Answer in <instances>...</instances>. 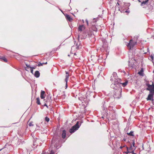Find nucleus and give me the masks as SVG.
<instances>
[{
	"mask_svg": "<svg viewBox=\"0 0 154 154\" xmlns=\"http://www.w3.org/2000/svg\"><path fill=\"white\" fill-rule=\"evenodd\" d=\"M127 134L129 136H134V132L132 131H131L130 133H127Z\"/></svg>",
	"mask_w": 154,
	"mask_h": 154,
	"instance_id": "a878e982",
	"label": "nucleus"
},
{
	"mask_svg": "<svg viewBox=\"0 0 154 154\" xmlns=\"http://www.w3.org/2000/svg\"><path fill=\"white\" fill-rule=\"evenodd\" d=\"M126 154H128V153H125Z\"/></svg>",
	"mask_w": 154,
	"mask_h": 154,
	"instance_id": "5fc2aeb1",
	"label": "nucleus"
},
{
	"mask_svg": "<svg viewBox=\"0 0 154 154\" xmlns=\"http://www.w3.org/2000/svg\"><path fill=\"white\" fill-rule=\"evenodd\" d=\"M29 126H33V125L32 124V122H30L29 124Z\"/></svg>",
	"mask_w": 154,
	"mask_h": 154,
	"instance_id": "c85d7f7f",
	"label": "nucleus"
},
{
	"mask_svg": "<svg viewBox=\"0 0 154 154\" xmlns=\"http://www.w3.org/2000/svg\"><path fill=\"white\" fill-rule=\"evenodd\" d=\"M36 66H32V67H30V68H32V69H35L36 68Z\"/></svg>",
	"mask_w": 154,
	"mask_h": 154,
	"instance_id": "72a5a7b5",
	"label": "nucleus"
},
{
	"mask_svg": "<svg viewBox=\"0 0 154 154\" xmlns=\"http://www.w3.org/2000/svg\"><path fill=\"white\" fill-rule=\"evenodd\" d=\"M76 55V54L75 53L74 54V55Z\"/></svg>",
	"mask_w": 154,
	"mask_h": 154,
	"instance_id": "3c124183",
	"label": "nucleus"
},
{
	"mask_svg": "<svg viewBox=\"0 0 154 154\" xmlns=\"http://www.w3.org/2000/svg\"><path fill=\"white\" fill-rule=\"evenodd\" d=\"M65 73H66V75H69V71H65Z\"/></svg>",
	"mask_w": 154,
	"mask_h": 154,
	"instance_id": "c9c22d12",
	"label": "nucleus"
},
{
	"mask_svg": "<svg viewBox=\"0 0 154 154\" xmlns=\"http://www.w3.org/2000/svg\"><path fill=\"white\" fill-rule=\"evenodd\" d=\"M45 94V92L44 91H41V95H40V97L42 99H44L45 97L44 96V94Z\"/></svg>",
	"mask_w": 154,
	"mask_h": 154,
	"instance_id": "9b49d317",
	"label": "nucleus"
},
{
	"mask_svg": "<svg viewBox=\"0 0 154 154\" xmlns=\"http://www.w3.org/2000/svg\"><path fill=\"white\" fill-rule=\"evenodd\" d=\"M97 22L96 19L95 18H94L93 22Z\"/></svg>",
	"mask_w": 154,
	"mask_h": 154,
	"instance_id": "58836bf2",
	"label": "nucleus"
},
{
	"mask_svg": "<svg viewBox=\"0 0 154 154\" xmlns=\"http://www.w3.org/2000/svg\"><path fill=\"white\" fill-rule=\"evenodd\" d=\"M136 42L135 43L134 42H133V40L132 39H131L130 40L129 42L128 43V44L127 45L128 47L130 48V49H131V48H133L134 46L135 45L136 43Z\"/></svg>",
	"mask_w": 154,
	"mask_h": 154,
	"instance_id": "0eeeda50",
	"label": "nucleus"
},
{
	"mask_svg": "<svg viewBox=\"0 0 154 154\" xmlns=\"http://www.w3.org/2000/svg\"><path fill=\"white\" fill-rule=\"evenodd\" d=\"M127 151L125 152V153H131L133 152L136 148V147H133L132 145L129 148L126 146Z\"/></svg>",
	"mask_w": 154,
	"mask_h": 154,
	"instance_id": "423d86ee",
	"label": "nucleus"
},
{
	"mask_svg": "<svg viewBox=\"0 0 154 154\" xmlns=\"http://www.w3.org/2000/svg\"><path fill=\"white\" fill-rule=\"evenodd\" d=\"M47 62H46V63H44V64H47Z\"/></svg>",
	"mask_w": 154,
	"mask_h": 154,
	"instance_id": "49530a36",
	"label": "nucleus"
},
{
	"mask_svg": "<svg viewBox=\"0 0 154 154\" xmlns=\"http://www.w3.org/2000/svg\"><path fill=\"white\" fill-rule=\"evenodd\" d=\"M44 106H46L47 108H48V106L46 103H45L44 105Z\"/></svg>",
	"mask_w": 154,
	"mask_h": 154,
	"instance_id": "ea45409f",
	"label": "nucleus"
},
{
	"mask_svg": "<svg viewBox=\"0 0 154 154\" xmlns=\"http://www.w3.org/2000/svg\"><path fill=\"white\" fill-rule=\"evenodd\" d=\"M110 80L111 81H114V83L112 84H115V85H119L120 82L122 81L121 79L118 78L117 73L116 72H113L112 76L110 77Z\"/></svg>",
	"mask_w": 154,
	"mask_h": 154,
	"instance_id": "f03ea898",
	"label": "nucleus"
},
{
	"mask_svg": "<svg viewBox=\"0 0 154 154\" xmlns=\"http://www.w3.org/2000/svg\"><path fill=\"white\" fill-rule=\"evenodd\" d=\"M85 29V27L83 25H80L78 28V30L80 31H82L83 29Z\"/></svg>",
	"mask_w": 154,
	"mask_h": 154,
	"instance_id": "9d476101",
	"label": "nucleus"
},
{
	"mask_svg": "<svg viewBox=\"0 0 154 154\" xmlns=\"http://www.w3.org/2000/svg\"><path fill=\"white\" fill-rule=\"evenodd\" d=\"M58 143H56L54 145V147L56 148L57 149H58V148H57L60 145V141L59 140L57 141Z\"/></svg>",
	"mask_w": 154,
	"mask_h": 154,
	"instance_id": "f8f14e48",
	"label": "nucleus"
},
{
	"mask_svg": "<svg viewBox=\"0 0 154 154\" xmlns=\"http://www.w3.org/2000/svg\"><path fill=\"white\" fill-rule=\"evenodd\" d=\"M69 75H66L65 76V81L66 82H67L69 78Z\"/></svg>",
	"mask_w": 154,
	"mask_h": 154,
	"instance_id": "aec40b11",
	"label": "nucleus"
},
{
	"mask_svg": "<svg viewBox=\"0 0 154 154\" xmlns=\"http://www.w3.org/2000/svg\"><path fill=\"white\" fill-rule=\"evenodd\" d=\"M135 142L134 140H133V142L132 143V146L134 147H136L135 146Z\"/></svg>",
	"mask_w": 154,
	"mask_h": 154,
	"instance_id": "c756f323",
	"label": "nucleus"
},
{
	"mask_svg": "<svg viewBox=\"0 0 154 154\" xmlns=\"http://www.w3.org/2000/svg\"><path fill=\"white\" fill-rule=\"evenodd\" d=\"M59 9L63 13V11H62V10H61L60 9Z\"/></svg>",
	"mask_w": 154,
	"mask_h": 154,
	"instance_id": "09e8293b",
	"label": "nucleus"
},
{
	"mask_svg": "<svg viewBox=\"0 0 154 154\" xmlns=\"http://www.w3.org/2000/svg\"><path fill=\"white\" fill-rule=\"evenodd\" d=\"M62 137L64 139L66 137V131L65 130H63L61 134Z\"/></svg>",
	"mask_w": 154,
	"mask_h": 154,
	"instance_id": "ddd939ff",
	"label": "nucleus"
},
{
	"mask_svg": "<svg viewBox=\"0 0 154 154\" xmlns=\"http://www.w3.org/2000/svg\"><path fill=\"white\" fill-rule=\"evenodd\" d=\"M26 67H25V69L26 70L28 71L27 69H29V68H30V66L29 65H28L27 64H26Z\"/></svg>",
	"mask_w": 154,
	"mask_h": 154,
	"instance_id": "b1692460",
	"label": "nucleus"
},
{
	"mask_svg": "<svg viewBox=\"0 0 154 154\" xmlns=\"http://www.w3.org/2000/svg\"><path fill=\"white\" fill-rule=\"evenodd\" d=\"M149 0H146L145 1H143L141 3V5L142 6L143 5H146L147 4Z\"/></svg>",
	"mask_w": 154,
	"mask_h": 154,
	"instance_id": "5701e85b",
	"label": "nucleus"
},
{
	"mask_svg": "<svg viewBox=\"0 0 154 154\" xmlns=\"http://www.w3.org/2000/svg\"><path fill=\"white\" fill-rule=\"evenodd\" d=\"M45 120L47 122H48L50 120V119L48 117L46 116L45 118Z\"/></svg>",
	"mask_w": 154,
	"mask_h": 154,
	"instance_id": "bb28decb",
	"label": "nucleus"
},
{
	"mask_svg": "<svg viewBox=\"0 0 154 154\" xmlns=\"http://www.w3.org/2000/svg\"><path fill=\"white\" fill-rule=\"evenodd\" d=\"M106 102L104 101L103 103V106H102V109L103 110H104L106 112L107 108L105 105Z\"/></svg>",
	"mask_w": 154,
	"mask_h": 154,
	"instance_id": "2eb2a0df",
	"label": "nucleus"
},
{
	"mask_svg": "<svg viewBox=\"0 0 154 154\" xmlns=\"http://www.w3.org/2000/svg\"><path fill=\"white\" fill-rule=\"evenodd\" d=\"M80 43L79 42H78L76 44V48L78 49H79L81 48L80 46Z\"/></svg>",
	"mask_w": 154,
	"mask_h": 154,
	"instance_id": "412c9836",
	"label": "nucleus"
},
{
	"mask_svg": "<svg viewBox=\"0 0 154 154\" xmlns=\"http://www.w3.org/2000/svg\"><path fill=\"white\" fill-rule=\"evenodd\" d=\"M125 146H126V147L127 146H126V145H124V146H122V147H125Z\"/></svg>",
	"mask_w": 154,
	"mask_h": 154,
	"instance_id": "c03bdc74",
	"label": "nucleus"
},
{
	"mask_svg": "<svg viewBox=\"0 0 154 154\" xmlns=\"http://www.w3.org/2000/svg\"><path fill=\"white\" fill-rule=\"evenodd\" d=\"M138 74L141 76H144V73H143V68H142L140 70L139 72L138 73Z\"/></svg>",
	"mask_w": 154,
	"mask_h": 154,
	"instance_id": "1a4fd4ad",
	"label": "nucleus"
},
{
	"mask_svg": "<svg viewBox=\"0 0 154 154\" xmlns=\"http://www.w3.org/2000/svg\"><path fill=\"white\" fill-rule=\"evenodd\" d=\"M154 95V92L152 91H149V93L148 95V97L147 98V100H151L152 102L154 100L153 98V96Z\"/></svg>",
	"mask_w": 154,
	"mask_h": 154,
	"instance_id": "39448f33",
	"label": "nucleus"
},
{
	"mask_svg": "<svg viewBox=\"0 0 154 154\" xmlns=\"http://www.w3.org/2000/svg\"><path fill=\"white\" fill-rule=\"evenodd\" d=\"M65 16L66 17V19L69 21L70 22L72 20V19L71 17L69 16V15L67 14H66L65 15Z\"/></svg>",
	"mask_w": 154,
	"mask_h": 154,
	"instance_id": "6e6552de",
	"label": "nucleus"
},
{
	"mask_svg": "<svg viewBox=\"0 0 154 154\" xmlns=\"http://www.w3.org/2000/svg\"><path fill=\"white\" fill-rule=\"evenodd\" d=\"M67 87V82H66V88Z\"/></svg>",
	"mask_w": 154,
	"mask_h": 154,
	"instance_id": "a19ab883",
	"label": "nucleus"
},
{
	"mask_svg": "<svg viewBox=\"0 0 154 154\" xmlns=\"http://www.w3.org/2000/svg\"><path fill=\"white\" fill-rule=\"evenodd\" d=\"M41 154H49V153H48V152H46L45 151H43Z\"/></svg>",
	"mask_w": 154,
	"mask_h": 154,
	"instance_id": "2f4dec72",
	"label": "nucleus"
},
{
	"mask_svg": "<svg viewBox=\"0 0 154 154\" xmlns=\"http://www.w3.org/2000/svg\"><path fill=\"white\" fill-rule=\"evenodd\" d=\"M132 154H137L136 153H135L134 152H133L131 153Z\"/></svg>",
	"mask_w": 154,
	"mask_h": 154,
	"instance_id": "37998d69",
	"label": "nucleus"
},
{
	"mask_svg": "<svg viewBox=\"0 0 154 154\" xmlns=\"http://www.w3.org/2000/svg\"><path fill=\"white\" fill-rule=\"evenodd\" d=\"M146 85L148 87L146 88V90L154 92V83L153 82H152V85L147 83L146 84Z\"/></svg>",
	"mask_w": 154,
	"mask_h": 154,
	"instance_id": "20e7f679",
	"label": "nucleus"
},
{
	"mask_svg": "<svg viewBox=\"0 0 154 154\" xmlns=\"http://www.w3.org/2000/svg\"><path fill=\"white\" fill-rule=\"evenodd\" d=\"M153 73H154V70H153Z\"/></svg>",
	"mask_w": 154,
	"mask_h": 154,
	"instance_id": "603ef678",
	"label": "nucleus"
},
{
	"mask_svg": "<svg viewBox=\"0 0 154 154\" xmlns=\"http://www.w3.org/2000/svg\"><path fill=\"white\" fill-rule=\"evenodd\" d=\"M40 73L38 71H36L35 72L34 75L36 78H38L40 76Z\"/></svg>",
	"mask_w": 154,
	"mask_h": 154,
	"instance_id": "4468645a",
	"label": "nucleus"
},
{
	"mask_svg": "<svg viewBox=\"0 0 154 154\" xmlns=\"http://www.w3.org/2000/svg\"><path fill=\"white\" fill-rule=\"evenodd\" d=\"M93 29V30H94V31H95V32H97V29L95 27H94V28Z\"/></svg>",
	"mask_w": 154,
	"mask_h": 154,
	"instance_id": "473e14b6",
	"label": "nucleus"
},
{
	"mask_svg": "<svg viewBox=\"0 0 154 154\" xmlns=\"http://www.w3.org/2000/svg\"><path fill=\"white\" fill-rule=\"evenodd\" d=\"M78 41H79V35L78 36Z\"/></svg>",
	"mask_w": 154,
	"mask_h": 154,
	"instance_id": "79ce46f5",
	"label": "nucleus"
},
{
	"mask_svg": "<svg viewBox=\"0 0 154 154\" xmlns=\"http://www.w3.org/2000/svg\"><path fill=\"white\" fill-rule=\"evenodd\" d=\"M0 59L3 60L5 62H7V59L4 57H1L0 56Z\"/></svg>",
	"mask_w": 154,
	"mask_h": 154,
	"instance_id": "6ab92c4d",
	"label": "nucleus"
},
{
	"mask_svg": "<svg viewBox=\"0 0 154 154\" xmlns=\"http://www.w3.org/2000/svg\"><path fill=\"white\" fill-rule=\"evenodd\" d=\"M30 71H31V73L32 74H33V69H32V68H30Z\"/></svg>",
	"mask_w": 154,
	"mask_h": 154,
	"instance_id": "f704fd0d",
	"label": "nucleus"
},
{
	"mask_svg": "<svg viewBox=\"0 0 154 154\" xmlns=\"http://www.w3.org/2000/svg\"><path fill=\"white\" fill-rule=\"evenodd\" d=\"M128 83V81H126L124 83H121V82L119 84V85L121 86V85H122L123 87H125Z\"/></svg>",
	"mask_w": 154,
	"mask_h": 154,
	"instance_id": "dca6fc26",
	"label": "nucleus"
},
{
	"mask_svg": "<svg viewBox=\"0 0 154 154\" xmlns=\"http://www.w3.org/2000/svg\"><path fill=\"white\" fill-rule=\"evenodd\" d=\"M85 21H86V23H87V25L88 26V20H87L86 19Z\"/></svg>",
	"mask_w": 154,
	"mask_h": 154,
	"instance_id": "4c0bfd02",
	"label": "nucleus"
},
{
	"mask_svg": "<svg viewBox=\"0 0 154 154\" xmlns=\"http://www.w3.org/2000/svg\"><path fill=\"white\" fill-rule=\"evenodd\" d=\"M36 103L38 105H40L41 103L40 101V99L39 97H38L36 98Z\"/></svg>",
	"mask_w": 154,
	"mask_h": 154,
	"instance_id": "393cba45",
	"label": "nucleus"
},
{
	"mask_svg": "<svg viewBox=\"0 0 154 154\" xmlns=\"http://www.w3.org/2000/svg\"><path fill=\"white\" fill-rule=\"evenodd\" d=\"M57 140L56 138H55V137H54L51 140V144L53 145L57 141Z\"/></svg>",
	"mask_w": 154,
	"mask_h": 154,
	"instance_id": "f3484780",
	"label": "nucleus"
},
{
	"mask_svg": "<svg viewBox=\"0 0 154 154\" xmlns=\"http://www.w3.org/2000/svg\"><path fill=\"white\" fill-rule=\"evenodd\" d=\"M154 55L153 54H151L150 56V57L149 58V59L152 62H153L154 60Z\"/></svg>",
	"mask_w": 154,
	"mask_h": 154,
	"instance_id": "a211bd4d",
	"label": "nucleus"
},
{
	"mask_svg": "<svg viewBox=\"0 0 154 154\" xmlns=\"http://www.w3.org/2000/svg\"><path fill=\"white\" fill-rule=\"evenodd\" d=\"M125 12H127V10H126V11H125Z\"/></svg>",
	"mask_w": 154,
	"mask_h": 154,
	"instance_id": "8fccbe9b",
	"label": "nucleus"
},
{
	"mask_svg": "<svg viewBox=\"0 0 154 154\" xmlns=\"http://www.w3.org/2000/svg\"><path fill=\"white\" fill-rule=\"evenodd\" d=\"M82 123V122L81 121H77L76 124L70 129V133H72L78 130L81 126Z\"/></svg>",
	"mask_w": 154,
	"mask_h": 154,
	"instance_id": "7ed1b4c3",
	"label": "nucleus"
},
{
	"mask_svg": "<svg viewBox=\"0 0 154 154\" xmlns=\"http://www.w3.org/2000/svg\"><path fill=\"white\" fill-rule=\"evenodd\" d=\"M128 62H129V63H130V61H128Z\"/></svg>",
	"mask_w": 154,
	"mask_h": 154,
	"instance_id": "864d4df0",
	"label": "nucleus"
},
{
	"mask_svg": "<svg viewBox=\"0 0 154 154\" xmlns=\"http://www.w3.org/2000/svg\"><path fill=\"white\" fill-rule=\"evenodd\" d=\"M122 148H123V147H122V146H121L120 147V148L121 149H122Z\"/></svg>",
	"mask_w": 154,
	"mask_h": 154,
	"instance_id": "a18cd8bd",
	"label": "nucleus"
},
{
	"mask_svg": "<svg viewBox=\"0 0 154 154\" xmlns=\"http://www.w3.org/2000/svg\"><path fill=\"white\" fill-rule=\"evenodd\" d=\"M3 149V148H2V149H0V151H1Z\"/></svg>",
	"mask_w": 154,
	"mask_h": 154,
	"instance_id": "de8ad7c7",
	"label": "nucleus"
},
{
	"mask_svg": "<svg viewBox=\"0 0 154 154\" xmlns=\"http://www.w3.org/2000/svg\"><path fill=\"white\" fill-rule=\"evenodd\" d=\"M115 85L112 84L111 85L112 88L116 90V91L113 92L114 94L113 97V99H119L121 97L122 89L120 85Z\"/></svg>",
	"mask_w": 154,
	"mask_h": 154,
	"instance_id": "f257e3e1",
	"label": "nucleus"
},
{
	"mask_svg": "<svg viewBox=\"0 0 154 154\" xmlns=\"http://www.w3.org/2000/svg\"><path fill=\"white\" fill-rule=\"evenodd\" d=\"M108 109L109 110H113V107L109 106Z\"/></svg>",
	"mask_w": 154,
	"mask_h": 154,
	"instance_id": "cd10ccee",
	"label": "nucleus"
},
{
	"mask_svg": "<svg viewBox=\"0 0 154 154\" xmlns=\"http://www.w3.org/2000/svg\"><path fill=\"white\" fill-rule=\"evenodd\" d=\"M44 64V63H38V66H42L43 64Z\"/></svg>",
	"mask_w": 154,
	"mask_h": 154,
	"instance_id": "7c9ffc66",
	"label": "nucleus"
},
{
	"mask_svg": "<svg viewBox=\"0 0 154 154\" xmlns=\"http://www.w3.org/2000/svg\"><path fill=\"white\" fill-rule=\"evenodd\" d=\"M36 126H37V128H36V129H37V130L39 129L40 127L39 126H38L37 125H36Z\"/></svg>",
	"mask_w": 154,
	"mask_h": 154,
	"instance_id": "e433bc0d",
	"label": "nucleus"
},
{
	"mask_svg": "<svg viewBox=\"0 0 154 154\" xmlns=\"http://www.w3.org/2000/svg\"><path fill=\"white\" fill-rule=\"evenodd\" d=\"M49 154H55V152L53 150H49L48 152Z\"/></svg>",
	"mask_w": 154,
	"mask_h": 154,
	"instance_id": "4be33fe9",
	"label": "nucleus"
}]
</instances>
